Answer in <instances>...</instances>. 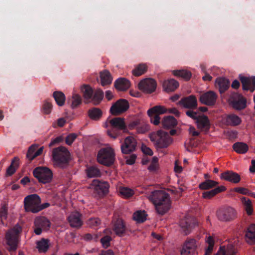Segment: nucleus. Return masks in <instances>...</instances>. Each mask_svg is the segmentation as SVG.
<instances>
[{
  "mask_svg": "<svg viewBox=\"0 0 255 255\" xmlns=\"http://www.w3.org/2000/svg\"><path fill=\"white\" fill-rule=\"evenodd\" d=\"M104 97V92L102 90L98 89L96 90L93 95L92 99H90V102L92 101L94 105H99Z\"/></svg>",
  "mask_w": 255,
  "mask_h": 255,
  "instance_id": "40",
  "label": "nucleus"
},
{
  "mask_svg": "<svg viewBox=\"0 0 255 255\" xmlns=\"http://www.w3.org/2000/svg\"><path fill=\"white\" fill-rule=\"evenodd\" d=\"M141 149L142 152L146 155L151 156L153 154L152 150L150 148L147 147L145 145H142Z\"/></svg>",
  "mask_w": 255,
  "mask_h": 255,
  "instance_id": "62",
  "label": "nucleus"
},
{
  "mask_svg": "<svg viewBox=\"0 0 255 255\" xmlns=\"http://www.w3.org/2000/svg\"><path fill=\"white\" fill-rule=\"evenodd\" d=\"M91 188L93 189L95 196L100 197L108 193L109 185L107 182L94 180L91 184Z\"/></svg>",
  "mask_w": 255,
  "mask_h": 255,
  "instance_id": "9",
  "label": "nucleus"
},
{
  "mask_svg": "<svg viewBox=\"0 0 255 255\" xmlns=\"http://www.w3.org/2000/svg\"><path fill=\"white\" fill-rule=\"evenodd\" d=\"M136 156L135 154H132L129 158L126 160V163L128 165H132L135 163Z\"/></svg>",
  "mask_w": 255,
  "mask_h": 255,
  "instance_id": "64",
  "label": "nucleus"
},
{
  "mask_svg": "<svg viewBox=\"0 0 255 255\" xmlns=\"http://www.w3.org/2000/svg\"><path fill=\"white\" fill-rule=\"evenodd\" d=\"M147 67L145 64H140L132 70V73L135 76H139L146 72Z\"/></svg>",
  "mask_w": 255,
  "mask_h": 255,
  "instance_id": "45",
  "label": "nucleus"
},
{
  "mask_svg": "<svg viewBox=\"0 0 255 255\" xmlns=\"http://www.w3.org/2000/svg\"><path fill=\"white\" fill-rule=\"evenodd\" d=\"M109 123L112 127V129L107 131L109 136L115 139L120 134V131L123 130L126 132L128 131L127 126L124 118L117 117L110 120Z\"/></svg>",
  "mask_w": 255,
  "mask_h": 255,
  "instance_id": "4",
  "label": "nucleus"
},
{
  "mask_svg": "<svg viewBox=\"0 0 255 255\" xmlns=\"http://www.w3.org/2000/svg\"><path fill=\"white\" fill-rule=\"evenodd\" d=\"M70 154L68 149L62 146L53 149L52 152V160L54 165L64 168L66 167L70 160Z\"/></svg>",
  "mask_w": 255,
  "mask_h": 255,
  "instance_id": "2",
  "label": "nucleus"
},
{
  "mask_svg": "<svg viewBox=\"0 0 255 255\" xmlns=\"http://www.w3.org/2000/svg\"><path fill=\"white\" fill-rule=\"evenodd\" d=\"M165 113H166V108L161 106H155L147 111V115L150 118L151 123L156 126L160 123L159 115Z\"/></svg>",
  "mask_w": 255,
  "mask_h": 255,
  "instance_id": "11",
  "label": "nucleus"
},
{
  "mask_svg": "<svg viewBox=\"0 0 255 255\" xmlns=\"http://www.w3.org/2000/svg\"><path fill=\"white\" fill-rule=\"evenodd\" d=\"M233 107L240 110L245 109L247 106V100L242 95L237 93H233L230 98Z\"/></svg>",
  "mask_w": 255,
  "mask_h": 255,
  "instance_id": "14",
  "label": "nucleus"
},
{
  "mask_svg": "<svg viewBox=\"0 0 255 255\" xmlns=\"http://www.w3.org/2000/svg\"><path fill=\"white\" fill-rule=\"evenodd\" d=\"M88 115L90 119L97 121L101 118L103 112L99 108H92L88 110Z\"/></svg>",
  "mask_w": 255,
  "mask_h": 255,
  "instance_id": "33",
  "label": "nucleus"
},
{
  "mask_svg": "<svg viewBox=\"0 0 255 255\" xmlns=\"http://www.w3.org/2000/svg\"><path fill=\"white\" fill-rule=\"evenodd\" d=\"M216 86L219 89L221 94L224 93L230 87V81L224 77H220L216 79Z\"/></svg>",
  "mask_w": 255,
  "mask_h": 255,
  "instance_id": "26",
  "label": "nucleus"
},
{
  "mask_svg": "<svg viewBox=\"0 0 255 255\" xmlns=\"http://www.w3.org/2000/svg\"><path fill=\"white\" fill-rule=\"evenodd\" d=\"M33 176L40 183L46 184L50 183L52 179V171L46 167H37L33 171Z\"/></svg>",
  "mask_w": 255,
  "mask_h": 255,
  "instance_id": "7",
  "label": "nucleus"
},
{
  "mask_svg": "<svg viewBox=\"0 0 255 255\" xmlns=\"http://www.w3.org/2000/svg\"><path fill=\"white\" fill-rule=\"evenodd\" d=\"M63 137L62 136H59L54 139H52L49 144L50 147L53 146L57 144H58L63 140Z\"/></svg>",
  "mask_w": 255,
  "mask_h": 255,
  "instance_id": "59",
  "label": "nucleus"
},
{
  "mask_svg": "<svg viewBox=\"0 0 255 255\" xmlns=\"http://www.w3.org/2000/svg\"><path fill=\"white\" fill-rule=\"evenodd\" d=\"M52 109V104L48 100H45L42 106V111L46 115L49 114Z\"/></svg>",
  "mask_w": 255,
  "mask_h": 255,
  "instance_id": "51",
  "label": "nucleus"
},
{
  "mask_svg": "<svg viewBox=\"0 0 255 255\" xmlns=\"http://www.w3.org/2000/svg\"><path fill=\"white\" fill-rule=\"evenodd\" d=\"M206 242L208 244V246L206 248L204 255H211L214 246V240L211 236H209Z\"/></svg>",
  "mask_w": 255,
  "mask_h": 255,
  "instance_id": "48",
  "label": "nucleus"
},
{
  "mask_svg": "<svg viewBox=\"0 0 255 255\" xmlns=\"http://www.w3.org/2000/svg\"><path fill=\"white\" fill-rule=\"evenodd\" d=\"M81 216V215L78 212L72 213L68 218L70 226L76 228H80L83 224Z\"/></svg>",
  "mask_w": 255,
  "mask_h": 255,
  "instance_id": "25",
  "label": "nucleus"
},
{
  "mask_svg": "<svg viewBox=\"0 0 255 255\" xmlns=\"http://www.w3.org/2000/svg\"><path fill=\"white\" fill-rule=\"evenodd\" d=\"M225 120L226 125L230 126H238L242 122L241 118L234 114L228 115Z\"/></svg>",
  "mask_w": 255,
  "mask_h": 255,
  "instance_id": "29",
  "label": "nucleus"
},
{
  "mask_svg": "<svg viewBox=\"0 0 255 255\" xmlns=\"http://www.w3.org/2000/svg\"><path fill=\"white\" fill-rule=\"evenodd\" d=\"M112 240V238L109 236H105L102 237L101 240V243L102 246L105 248H107L110 246V242Z\"/></svg>",
  "mask_w": 255,
  "mask_h": 255,
  "instance_id": "53",
  "label": "nucleus"
},
{
  "mask_svg": "<svg viewBox=\"0 0 255 255\" xmlns=\"http://www.w3.org/2000/svg\"><path fill=\"white\" fill-rule=\"evenodd\" d=\"M242 201L248 215H251L253 213V207L251 200L248 198L243 197L242 198Z\"/></svg>",
  "mask_w": 255,
  "mask_h": 255,
  "instance_id": "47",
  "label": "nucleus"
},
{
  "mask_svg": "<svg viewBox=\"0 0 255 255\" xmlns=\"http://www.w3.org/2000/svg\"><path fill=\"white\" fill-rule=\"evenodd\" d=\"M71 108L74 109L81 104L82 99L81 96L77 94H73L72 96Z\"/></svg>",
  "mask_w": 255,
  "mask_h": 255,
  "instance_id": "49",
  "label": "nucleus"
},
{
  "mask_svg": "<svg viewBox=\"0 0 255 255\" xmlns=\"http://www.w3.org/2000/svg\"><path fill=\"white\" fill-rule=\"evenodd\" d=\"M178 104L182 106L185 108L189 109H196L198 105L197 99L194 95H190L182 98L179 101Z\"/></svg>",
  "mask_w": 255,
  "mask_h": 255,
  "instance_id": "21",
  "label": "nucleus"
},
{
  "mask_svg": "<svg viewBox=\"0 0 255 255\" xmlns=\"http://www.w3.org/2000/svg\"><path fill=\"white\" fill-rule=\"evenodd\" d=\"M41 203L40 197L37 194H31L27 196L24 199V206L26 211L36 213L34 210L38 207Z\"/></svg>",
  "mask_w": 255,
  "mask_h": 255,
  "instance_id": "8",
  "label": "nucleus"
},
{
  "mask_svg": "<svg viewBox=\"0 0 255 255\" xmlns=\"http://www.w3.org/2000/svg\"><path fill=\"white\" fill-rule=\"evenodd\" d=\"M113 231L119 236H123L126 232L127 228L121 219H118L113 222Z\"/></svg>",
  "mask_w": 255,
  "mask_h": 255,
  "instance_id": "23",
  "label": "nucleus"
},
{
  "mask_svg": "<svg viewBox=\"0 0 255 255\" xmlns=\"http://www.w3.org/2000/svg\"><path fill=\"white\" fill-rule=\"evenodd\" d=\"M217 95L212 91H209L201 94L200 96V102L208 106H213L216 103Z\"/></svg>",
  "mask_w": 255,
  "mask_h": 255,
  "instance_id": "19",
  "label": "nucleus"
},
{
  "mask_svg": "<svg viewBox=\"0 0 255 255\" xmlns=\"http://www.w3.org/2000/svg\"><path fill=\"white\" fill-rule=\"evenodd\" d=\"M37 147L34 145H32L29 147L27 152L26 157L30 161H31L36 157L34 153Z\"/></svg>",
  "mask_w": 255,
  "mask_h": 255,
  "instance_id": "52",
  "label": "nucleus"
},
{
  "mask_svg": "<svg viewBox=\"0 0 255 255\" xmlns=\"http://www.w3.org/2000/svg\"><path fill=\"white\" fill-rule=\"evenodd\" d=\"M173 74L174 76L181 77L186 81L190 80L192 76L191 72L184 69L174 70Z\"/></svg>",
  "mask_w": 255,
  "mask_h": 255,
  "instance_id": "39",
  "label": "nucleus"
},
{
  "mask_svg": "<svg viewBox=\"0 0 255 255\" xmlns=\"http://www.w3.org/2000/svg\"><path fill=\"white\" fill-rule=\"evenodd\" d=\"M218 184V183L212 180H206L200 183L199 187L201 190H208L215 187Z\"/></svg>",
  "mask_w": 255,
  "mask_h": 255,
  "instance_id": "44",
  "label": "nucleus"
},
{
  "mask_svg": "<svg viewBox=\"0 0 255 255\" xmlns=\"http://www.w3.org/2000/svg\"><path fill=\"white\" fill-rule=\"evenodd\" d=\"M240 80L244 91H250L253 93L255 90V76L247 77L240 75Z\"/></svg>",
  "mask_w": 255,
  "mask_h": 255,
  "instance_id": "20",
  "label": "nucleus"
},
{
  "mask_svg": "<svg viewBox=\"0 0 255 255\" xmlns=\"http://www.w3.org/2000/svg\"><path fill=\"white\" fill-rule=\"evenodd\" d=\"M7 215V208L3 206L0 209V217L1 219H6Z\"/></svg>",
  "mask_w": 255,
  "mask_h": 255,
  "instance_id": "58",
  "label": "nucleus"
},
{
  "mask_svg": "<svg viewBox=\"0 0 255 255\" xmlns=\"http://www.w3.org/2000/svg\"><path fill=\"white\" fill-rule=\"evenodd\" d=\"M81 91L83 93L84 99L88 102H90L94 94L93 89L88 85H83L81 87Z\"/></svg>",
  "mask_w": 255,
  "mask_h": 255,
  "instance_id": "37",
  "label": "nucleus"
},
{
  "mask_svg": "<svg viewBox=\"0 0 255 255\" xmlns=\"http://www.w3.org/2000/svg\"><path fill=\"white\" fill-rule=\"evenodd\" d=\"M149 129V128L148 125L146 124H141L140 123L139 126L137 127V132L138 133H145L148 131Z\"/></svg>",
  "mask_w": 255,
  "mask_h": 255,
  "instance_id": "54",
  "label": "nucleus"
},
{
  "mask_svg": "<svg viewBox=\"0 0 255 255\" xmlns=\"http://www.w3.org/2000/svg\"><path fill=\"white\" fill-rule=\"evenodd\" d=\"M120 192L122 195L127 198L131 197L133 194V192L131 189L125 187L122 188Z\"/></svg>",
  "mask_w": 255,
  "mask_h": 255,
  "instance_id": "56",
  "label": "nucleus"
},
{
  "mask_svg": "<svg viewBox=\"0 0 255 255\" xmlns=\"http://www.w3.org/2000/svg\"><path fill=\"white\" fill-rule=\"evenodd\" d=\"M136 145L135 139L132 136H128L121 146V151L124 154H129L135 150Z\"/></svg>",
  "mask_w": 255,
  "mask_h": 255,
  "instance_id": "17",
  "label": "nucleus"
},
{
  "mask_svg": "<svg viewBox=\"0 0 255 255\" xmlns=\"http://www.w3.org/2000/svg\"><path fill=\"white\" fill-rule=\"evenodd\" d=\"M235 191L237 192L245 195H248L250 193V190L244 187L235 188Z\"/></svg>",
  "mask_w": 255,
  "mask_h": 255,
  "instance_id": "61",
  "label": "nucleus"
},
{
  "mask_svg": "<svg viewBox=\"0 0 255 255\" xmlns=\"http://www.w3.org/2000/svg\"><path fill=\"white\" fill-rule=\"evenodd\" d=\"M85 171L88 178L99 177L102 174L100 170L94 165L87 166Z\"/></svg>",
  "mask_w": 255,
  "mask_h": 255,
  "instance_id": "31",
  "label": "nucleus"
},
{
  "mask_svg": "<svg viewBox=\"0 0 255 255\" xmlns=\"http://www.w3.org/2000/svg\"><path fill=\"white\" fill-rule=\"evenodd\" d=\"M234 150L238 153L244 154L246 153L249 149L248 145L244 142H238L233 145Z\"/></svg>",
  "mask_w": 255,
  "mask_h": 255,
  "instance_id": "38",
  "label": "nucleus"
},
{
  "mask_svg": "<svg viewBox=\"0 0 255 255\" xmlns=\"http://www.w3.org/2000/svg\"><path fill=\"white\" fill-rule=\"evenodd\" d=\"M50 206V204L49 203H45L42 204H39V206L37 208H36V210L35 209L34 210V212L37 213L41 210H42L44 209L47 208L48 207Z\"/></svg>",
  "mask_w": 255,
  "mask_h": 255,
  "instance_id": "63",
  "label": "nucleus"
},
{
  "mask_svg": "<svg viewBox=\"0 0 255 255\" xmlns=\"http://www.w3.org/2000/svg\"><path fill=\"white\" fill-rule=\"evenodd\" d=\"M101 224V221L99 218H91L87 221V224L91 228L99 227Z\"/></svg>",
  "mask_w": 255,
  "mask_h": 255,
  "instance_id": "50",
  "label": "nucleus"
},
{
  "mask_svg": "<svg viewBox=\"0 0 255 255\" xmlns=\"http://www.w3.org/2000/svg\"><path fill=\"white\" fill-rule=\"evenodd\" d=\"M129 80L125 78H120L116 80L114 83L115 87L119 91H125L130 87Z\"/></svg>",
  "mask_w": 255,
  "mask_h": 255,
  "instance_id": "27",
  "label": "nucleus"
},
{
  "mask_svg": "<svg viewBox=\"0 0 255 255\" xmlns=\"http://www.w3.org/2000/svg\"><path fill=\"white\" fill-rule=\"evenodd\" d=\"M51 223L49 220L43 216L36 217L34 221V233L40 235L42 231L49 230Z\"/></svg>",
  "mask_w": 255,
  "mask_h": 255,
  "instance_id": "10",
  "label": "nucleus"
},
{
  "mask_svg": "<svg viewBox=\"0 0 255 255\" xmlns=\"http://www.w3.org/2000/svg\"><path fill=\"white\" fill-rule=\"evenodd\" d=\"M138 89L146 94H151L156 89L157 83L152 78H145L141 80L138 84Z\"/></svg>",
  "mask_w": 255,
  "mask_h": 255,
  "instance_id": "12",
  "label": "nucleus"
},
{
  "mask_svg": "<svg viewBox=\"0 0 255 255\" xmlns=\"http://www.w3.org/2000/svg\"><path fill=\"white\" fill-rule=\"evenodd\" d=\"M236 211L232 207H228L220 210L217 212V217L222 221H229L233 220L236 217Z\"/></svg>",
  "mask_w": 255,
  "mask_h": 255,
  "instance_id": "18",
  "label": "nucleus"
},
{
  "mask_svg": "<svg viewBox=\"0 0 255 255\" xmlns=\"http://www.w3.org/2000/svg\"><path fill=\"white\" fill-rule=\"evenodd\" d=\"M147 214L144 211H138L133 215V218L138 223H142L146 219Z\"/></svg>",
  "mask_w": 255,
  "mask_h": 255,
  "instance_id": "46",
  "label": "nucleus"
},
{
  "mask_svg": "<svg viewBox=\"0 0 255 255\" xmlns=\"http://www.w3.org/2000/svg\"><path fill=\"white\" fill-rule=\"evenodd\" d=\"M49 240L42 239L36 243L37 248L40 253H45L49 248Z\"/></svg>",
  "mask_w": 255,
  "mask_h": 255,
  "instance_id": "43",
  "label": "nucleus"
},
{
  "mask_svg": "<svg viewBox=\"0 0 255 255\" xmlns=\"http://www.w3.org/2000/svg\"><path fill=\"white\" fill-rule=\"evenodd\" d=\"M149 138L157 149L167 148L172 142L169 134L161 130L151 133Z\"/></svg>",
  "mask_w": 255,
  "mask_h": 255,
  "instance_id": "3",
  "label": "nucleus"
},
{
  "mask_svg": "<svg viewBox=\"0 0 255 255\" xmlns=\"http://www.w3.org/2000/svg\"><path fill=\"white\" fill-rule=\"evenodd\" d=\"M197 127L202 131L208 132L210 128V122L207 116H200L196 121Z\"/></svg>",
  "mask_w": 255,
  "mask_h": 255,
  "instance_id": "24",
  "label": "nucleus"
},
{
  "mask_svg": "<svg viewBox=\"0 0 255 255\" xmlns=\"http://www.w3.org/2000/svg\"><path fill=\"white\" fill-rule=\"evenodd\" d=\"M97 159L100 164L110 166L115 161V155L114 150L109 147L101 148L98 153Z\"/></svg>",
  "mask_w": 255,
  "mask_h": 255,
  "instance_id": "6",
  "label": "nucleus"
},
{
  "mask_svg": "<svg viewBox=\"0 0 255 255\" xmlns=\"http://www.w3.org/2000/svg\"><path fill=\"white\" fill-rule=\"evenodd\" d=\"M77 135L74 133H71L68 134L65 138V142L68 145H70L76 138Z\"/></svg>",
  "mask_w": 255,
  "mask_h": 255,
  "instance_id": "55",
  "label": "nucleus"
},
{
  "mask_svg": "<svg viewBox=\"0 0 255 255\" xmlns=\"http://www.w3.org/2000/svg\"><path fill=\"white\" fill-rule=\"evenodd\" d=\"M18 166L19 158L17 157H14L11 160L10 165L6 169L5 175L6 176H10L13 175Z\"/></svg>",
  "mask_w": 255,
  "mask_h": 255,
  "instance_id": "34",
  "label": "nucleus"
},
{
  "mask_svg": "<svg viewBox=\"0 0 255 255\" xmlns=\"http://www.w3.org/2000/svg\"><path fill=\"white\" fill-rule=\"evenodd\" d=\"M155 207L157 213L163 215L170 209V200L168 193L162 190H155L152 192L149 196Z\"/></svg>",
  "mask_w": 255,
  "mask_h": 255,
  "instance_id": "1",
  "label": "nucleus"
},
{
  "mask_svg": "<svg viewBox=\"0 0 255 255\" xmlns=\"http://www.w3.org/2000/svg\"><path fill=\"white\" fill-rule=\"evenodd\" d=\"M129 108L128 102L125 99H120L111 108L110 112L113 115H119L126 112Z\"/></svg>",
  "mask_w": 255,
  "mask_h": 255,
  "instance_id": "15",
  "label": "nucleus"
},
{
  "mask_svg": "<svg viewBox=\"0 0 255 255\" xmlns=\"http://www.w3.org/2000/svg\"><path fill=\"white\" fill-rule=\"evenodd\" d=\"M100 79L101 85L103 86L110 85L112 82V77L110 73L108 70H104L100 72Z\"/></svg>",
  "mask_w": 255,
  "mask_h": 255,
  "instance_id": "32",
  "label": "nucleus"
},
{
  "mask_svg": "<svg viewBox=\"0 0 255 255\" xmlns=\"http://www.w3.org/2000/svg\"><path fill=\"white\" fill-rule=\"evenodd\" d=\"M236 251L232 246L227 247V249L224 247H221L217 255H236Z\"/></svg>",
  "mask_w": 255,
  "mask_h": 255,
  "instance_id": "42",
  "label": "nucleus"
},
{
  "mask_svg": "<svg viewBox=\"0 0 255 255\" xmlns=\"http://www.w3.org/2000/svg\"><path fill=\"white\" fill-rule=\"evenodd\" d=\"M177 124V121L173 116L165 117L162 121V125L164 128H170L175 127Z\"/></svg>",
  "mask_w": 255,
  "mask_h": 255,
  "instance_id": "30",
  "label": "nucleus"
},
{
  "mask_svg": "<svg viewBox=\"0 0 255 255\" xmlns=\"http://www.w3.org/2000/svg\"><path fill=\"white\" fill-rule=\"evenodd\" d=\"M53 97L54 98L56 104L59 106H62L64 105L65 101V96L62 92H54L53 93Z\"/></svg>",
  "mask_w": 255,
  "mask_h": 255,
  "instance_id": "41",
  "label": "nucleus"
},
{
  "mask_svg": "<svg viewBox=\"0 0 255 255\" xmlns=\"http://www.w3.org/2000/svg\"><path fill=\"white\" fill-rule=\"evenodd\" d=\"M226 189V187L224 186H218L212 190L204 192L202 196L205 199H211L218 193L225 191Z\"/></svg>",
  "mask_w": 255,
  "mask_h": 255,
  "instance_id": "35",
  "label": "nucleus"
},
{
  "mask_svg": "<svg viewBox=\"0 0 255 255\" xmlns=\"http://www.w3.org/2000/svg\"><path fill=\"white\" fill-rule=\"evenodd\" d=\"M186 114L189 117L192 119L195 120L196 121L198 119L200 116L198 115V113L191 110H188L186 111Z\"/></svg>",
  "mask_w": 255,
  "mask_h": 255,
  "instance_id": "60",
  "label": "nucleus"
},
{
  "mask_svg": "<svg viewBox=\"0 0 255 255\" xmlns=\"http://www.w3.org/2000/svg\"><path fill=\"white\" fill-rule=\"evenodd\" d=\"M162 86L164 91L168 93L175 91L178 87L179 83L175 80L171 79L164 81Z\"/></svg>",
  "mask_w": 255,
  "mask_h": 255,
  "instance_id": "28",
  "label": "nucleus"
},
{
  "mask_svg": "<svg viewBox=\"0 0 255 255\" xmlns=\"http://www.w3.org/2000/svg\"><path fill=\"white\" fill-rule=\"evenodd\" d=\"M140 123V121L139 119H136L133 121H130L128 124V127L129 129H133L134 128L137 129V127L139 126Z\"/></svg>",
  "mask_w": 255,
  "mask_h": 255,
  "instance_id": "57",
  "label": "nucleus"
},
{
  "mask_svg": "<svg viewBox=\"0 0 255 255\" xmlns=\"http://www.w3.org/2000/svg\"><path fill=\"white\" fill-rule=\"evenodd\" d=\"M22 231L20 225L16 224L12 229L7 231L5 234V240L9 247V251H15L17 247L19 234Z\"/></svg>",
  "mask_w": 255,
  "mask_h": 255,
  "instance_id": "5",
  "label": "nucleus"
},
{
  "mask_svg": "<svg viewBox=\"0 0 255 255\" xmlns=\"http://www.w3.org/2000/svg\"><path fill=\"white\" fill-rule=\"evenodd\" d=\"M197 247V241L188 238L184 243L181 251V255H193Z\"/></svg>",
  "mask_w": 255,
  "mask_h": 255,
  "instance_id": "16",
  "label": "nucleus"
},
{
  "mask_svg": "<svg viewBox=\"0 0 255 255\" xmlns=\"http://www.w3.org/2000/svg\"><path fill=\"white\" fill-rule=\"evenodd\" d=\"M247 242L249 244H254L255 243V225H250L246 234Z\"/></svg>",
  "mask_w": 255,
  "mask_h": 255,
  "instance_id": "36",
  "label": "nucleus"
},
{
  "mask_svg": "<svg viewBox=\"0 0 255 255\" xmlns=\"http://www.w3.org/2000/svg\"><path fill=\"white\" fill-rule=\"evenodd\" d=\"M222 179L229 181L233 183H238L241 180L240 175L232 170H227L221 174Z\"/></svg>",
  "mask_w": 255,
  "mask_h": 255,
  "instance_id": "22",
  "label": "nucleus"
},
{
  "mask_svg": "<svg viewBox=\"0 0 255 255\" xmlns=\"http://www.w3.org/2000/svg\"><path fill=\"white\" fill-rule=\"evenodd\" d=\"M197 225L196 219L189 215H186L180 221V226L185 235L189 234L192 228Z\"/></svg>",
  "mask_w": 255,
  "mask_h": 255,
  "instance_id": "13",
  "label": "nucleus"
}]
</instances>
